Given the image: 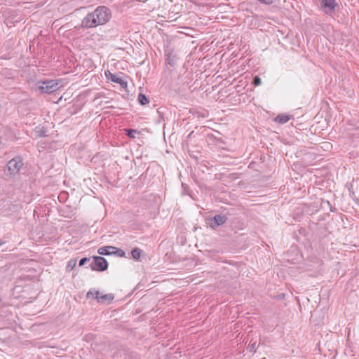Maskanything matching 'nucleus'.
I'll list each match as a JSON object with an SVG mask.
<instances>
[{
	"mask_svg": "<svg viewBox=\"0 0 359 359\" xmlns=\"http://www.w3.org/2000/svg\"><path fill=\"white\" fill-rule=\"evenodd\" d=\"M111 17L110 9L104 6H100L83 19L81 25L87 29L94 28L98 25L106 24L109 21Z\"/></svg>",
	"mask_w": 359,
	"mask_h": 359,
	"instance_id": "1",
	"label": "nucleus"
},
{
	"mask_svg": "<svg viewBox=\"0 0 359 359\" xmlns=\"http://www.w3.org/2000/svg\"><path fill=\"white\" fill-rule=\"evenodd\" d=\"M36 88L41 93H51L59 89V83L56 80H46L39 81Z\"/></svg>",
	"mask_w": 359,
	"mask_h": 359,
	"instance_id": "2",
	"label": "nucleus"
},
{
	"mask_svg": "<svg viewBox=\"0 0 359 359\" xmlns=\"http://www.w3.org/2000/svg\"><path fill=\"white\" fill-rule=\"evenodd\" d=\"M90 267L93 271H104L108 267L107 261L102 257H94L90 263Z\"/></svg>",
	"mask_w": 359,
	"mask_h": 359,
	"instance_id": "3",
	"label": "nucleus"
},
{
	"mask_svg": "<svg viewBox=\"0 0 359 359\" xmlns=\"http://www.w3.org/2000/svg\"><path fill=\"white\" fill-rule=\"evenodd\" d=\"M23 163L20 157H16L10 160L7 164L9 175L13 176L18 173Z\"/></svg>",
	"mask_w": 359,
	"mask_h": 359,
	"instance_id": "4",
	"label": "nucleus"
},
{
	"mask_svg": "<svg viewBox=\"0 0 359 359\" xmlns=\"http://www.w3.org/2000/svg\"><path fill=\"white\" fill-rule=\"evenodd\" d=\"M338 6L336 0H322L320 3L321 9L328 15L332 14Z\"/></svg>",
	"mask_w": 359,
	"mask_h": 359,
	"instance_id": "5",
	"label": "nucleus"
},
{
	"mask_svg": "<svg viewBox=\"0 0 359 359\" xmlns=\"http://www.w3.org/2000/svg\"><path fill=\"white\" fill-rule=\"evenodd\" d=\"M226 217L222 215H217L214 217L208 219V224L212 229L222 225L226 221Z\"/></svg>",
	"mask_w": 359,
	"mask_h": 359,
	"instance_id": "6",
	"label": "nucleus"
},
{
	"mask_svg": "<svg viewBox=\"0 0 359 359\" xmlns=\"http://www.w3.org/2000/svg\"><path fill=\"white\" fill-rule=\"evenodd\" d=\"M116 249V248L114 246H104L98 249V253L102 255H110L114 254Z\"/></svg>",
	"mask_w": 359,
	"mask_h": 359,
	"instance_id": "7",
	"label": "nucleus"
},
{
	"mask_svg": "<svg viewBox=\"0 0 359 359\" xmlns=\"http://www.w3.org/2000/svg\"><path fill=\"white\" fill-rule=\"evenodd\" d=\"M98 302H111L114 299V295L112 294H100L96 299Z\"/></svg>",
	"mask_w": 359,
	"mask_h": 359,
	"instance_id": "8",
	"label": "nucleus"
},
{
	"mask_svg": "<svg viewBox=\"0 0 359 359\" xmlns=\"http://www.w3.org/2000/svg\"><path fill=\"white\" fill-rule=\"evenodd\" d=\"M290 119V116L287 115L280 114L276 117L275 121L279 123L283 124L287 123Z\"/></svg>",
	"mask_w": 359,
	"mask_h": 359,
	"instance_id": "9",
	"label": "nucleus"
},
{
	"mask_svg": "<svg viewBox=\"0 0 359 359\" xmlns=\"http://www.w3.org/2000/svg\"><path fill=\"white\" fill-rule=\"evenodd\" d=\"M131 255L133 259L138 260L142 255V250L138 248L133 249Z\"/></svg>",
	"mask_w": 359,
	"mask_h": 359,
	"instance_id": "10",
	"label": "nucleus"
},
{
	"mask_svg": "<svg viewBox=\"0 0 359 359\" xmlns=\"http://www.w3.org/2000/svg\"><path fill=\"white\" fill-rule=\"evenodd\" d=\"M138 102L140 104L145 105L149 102V100L145 95L140 93L138 95Z\"/></svg>",
	"mask_w": 359,
	"mask_h": 359,
	"instance_id": "11",
	"label": "nucleus"
},
{
	"mask_svg": "<svg viewBox=\"0 0 359 359\" xmlns=\"http://www.w3.org/2000/svg\"><path fill=\"white\" fill-rule=\"evenodd\" d=\"M109 74H110V79H111V80L113 82L118 83V84L123 86L124 82H123V79L117 76L116 75L112 74L111 73H109Z\"/></svg>",
	"mask_w": 359,
	"mask_h": 359,
	"instance_id": "12",
	"label": "nucleus"
},
{
	"mask_svg": "<svg viewBox=\"0 0 359 359\" xmlns=\"http://www.w3.org/2000/svg\"><path fill=\"white\" fill-rule=\"evenodd\" d=\"M100 294V292L97 290H90L87 292L86 297L87 298H95V299L98 297Z\"/></svg>",
	"mask_w": 359,
	"mask_h": 359,
	"instance_id": "13",
	"label": "nucleus"
},
{
	"mask_svg": "<svg viewBox=\"0 0 359 359\" xmlns=\"http://www.w3.org/2000/svg\"><path fill=\"white\" fill-rule=\"evenodd\" d=\"M76 264V259H72L69 260L67 263V269H70V270L73 269Z\"/></svg>",
	"mask_w": 359,
	"mask_h": 359,
	"instance_id": "14",
	"label": "nucleus"
},
{
	"mask_svg": "<svg viewBox=\"0 0 359 359\" xmlns=\"http://www.w3.org/2000/svg\"><path fill=\"white\" fill-rule=\"evenodd\" d=\"M113 255H116L118 257H124L125 256V252L123 250H122L121 249H116L114 250V252Z\"/></svg>",
	"mask_w": 359,
	"mask_h": 359,
	"instance_id": "15",
	"label": "nucleus"
},
{
	"mask_svg": "<svg viewBox=\"0 0 359 359\" xmlns=\"http://www.w3.org/2000/svg\"><path fill=\"white\" fill-rule=\"evenodd\" d=\"M262 83V80L258 76H256L254 79H253V84L255 86H259L260 84Z\"/></svg>",
	"mask_w": 359,
	"mask_h": 359,
	"instance_id": "16",
	"label": "nucleus"
},
{
	"mask_svg": "<svg viewBox=\"0 0 359 359\" xmlns=\"http://www.w3.org/2000/svg\"><path fill=\"white\" fill-rule=\"evenodd\" d=\"M88 261H90V259H88L87 257H83V258L81 259L79 261V266H83Z\"/></svg>",
	"mask_w": 359,
	"mask_h": 359,
	"instance_id": "17",
	"label": "nucleus"
},
{
	"mask_svg": "<svg viewBox=\"0 0 359 359\" xmlns=\"http://www.w3.org/2000/svg\"><path fill=\"white\" fill-rule=\"evenodd\" d=\"M248 349L250 350V352L255 351L257 349L256 342L251 344L249 346Z\"/></svg>",
	"mask_w": 359,
	"mask_h": 359,
	"instance_id": "18",
	"label": "nucleus"
},
{
	"mask_svg": "<svg viewBox=\"0 0 359 359\" xmlns=\"http://www.w3.org/2000/svg\"><path fill=\"white\" fill-rule=\"evenodd\" d=\"M137 133V131L136 130L130 129V130H129L128 131V133H127V134H128V135L129 137H135V136H134L133 133Z\"/></svg>",
	"mask_w": 359,
	"mask_h": 359,
	"instance_id": "19",
	"label": "nucleus"
},
{
	"mask_svg": "<svg viewBox=\"0 0 359 359\" xmlns=\"http://www.w3.org/2000/svg\"><path fill=\"white\" fill-rule=\"evenodd\" d=\"M40 135L41 136H45L46 135H45L44 132L41 131L40 132Z\"/></svg>",
	"mask_w": 359,
	"mask_h": 359,
	"instance_id": "20",
	"label": "nucleus"
},
{
	"mask_svg": "<svg viewBox=\"0 0 359 359\" xmlns=\"http://www.w3.org/2000/svg\"><path fill=\"white\" fill-rule=\"evenodd\" d=\"M3 243H4L3 242H2V243H1V242H0V245H2Z\"/></svg>",
	"mask_w": 359,
	"mask_h": 359,
	"instance_id": "21",
	"label": "nucleus"
}]
</instances>
